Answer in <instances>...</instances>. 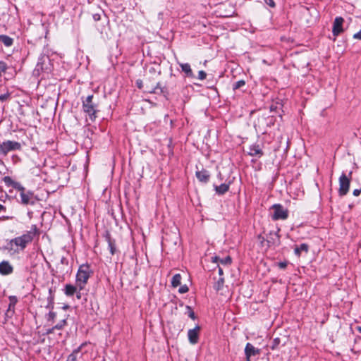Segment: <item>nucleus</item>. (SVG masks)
<instances>
[{
  "instance_id": "f257e3e1",
  "label": "nucleus",
  "mask_w": 361,
  "mask_h": 361,
  "mask_svg": "<svg viewBox=\"0 0 361 361\" xmlns=\"http://www.w3.org/2000/svg\"><path fill=\"white\" fill-rule=\"evenodd\" d=\"M39 232L36 225H32L30 230L21 236L15 238L7 243L5 248L9 252H18L20 250H24L27 245L32 242L33 238L36 235H39Z\"/></svg>"
},
{
  "instance_id": "f03ea898",
  "label": "nucleus",
  "mask_w": 361,
  "mask_h": 361,
  "mask_svg": "<svg viewBox=\"0 0 361 361\" xmlns=\"http://www.w3.org/2000/svg\"><path fill=\"white\" fill-rule=\"evenodd\" d=\"M92 274V271L88 264H85L80 266L76 275V284L79 290L84 288Z\"/></svg>"
},
{
  "instance_id": "7ed1b4c3",
  "label": "nucleus",
  "mask_w": 361,
  "mask_h": 361,
  "mask_svg": "<svg viewBox=\"0 0 361 361\" xmlns=\"http://www.w3.org/2000/svg\"><path fill=\"white\" fill-rule=\"evenodd\" d=\"M352 171H350L347 176L345 173H343L339 177V188H338V194L340 196L345 195L349 190L350 180H351Z\"/></svg>"
},
{
  "instance_id": "20e7f679",
  "label": "nucleus",
  "mask_w": 361,
  "mask_h": 361,
  "mask_svg": "<svg viewBox=\"0 0 361 361\" xmlns=\"http://www.w3.org/2000/svg\"><path fill=\"white\" fill-rule=\"evenodd\" d=\"M21 188L22 190H18L20 192V202L24 205H34L38 199L34 195L32 192L26 191L25 188L23 185H21Z\"/></svg>"
},
{
  "instance_id": "39448f33",
  "label": "nucleus",
  "mask_w": 361,
  "mask_h": 361,
  "mask_svg": "<svg viewBox=\"0 0 361 361\" xmlns=\"http://www.w3.org/2000/svg\"><path fill=\"white\" fill-rule=\"evenodd\" d=\"M82 107L85 113H97L99 111L97 103L92 94L88 95L85 99L82 101Z\"/></svg>"
},
{
  "instance_id": "423d86ee",
  "label": "nucleus",
  "mask_w": 361,
  "mask_h": 361,
  "mask_svg": "<svg viewBox=\"0 0 361 361\" xmlns=\"http://www.w3.org/2000/svg\"><path fill=\"white\" fill-rule=\"evenodd\" d=\"M20 148V143L16 141L7 140L0 144V154L6 155L9 152L19 150Z\"/></svg>"
},
{
  "instance_id": "0eeeda50",
  "label": "nucleus",
  "mask_w": 361,
  "mask_h": 361,
  "mask_svg": "<svg viewBox=\"0 0 361 361\" xmlns=\"http://www.w3.org/2000/svg\"><path fill=\"white\" fill-rule=\"evenodd\" d=\"M271 209L274 210V214L272 215V219L274 220H285L288 218V209H285L282 205L279 204H276L271 207Z\"/></svg>"
},
{
  "instance_id": "6e6552de",
  "label": "nucleus",
  "mask_w": 361,
  "mask_h": 361,
  "mask_svg": "<svg viewBox=\"0 0 361 361\" xmlns=\"http://www.w3.org/2000/svg\"><path fill=\"white\" fill-rule=\"evenodd\" d=\"M56 272L61 275H65L68 273L70 267L68 265V260L65 257H61L56 264Z\"/></svg>"
},
{
  "instance_id": "1a4fd4ad",
  "label": "nucleus",
  "mask_w": 361,
  "mask_h": 361,
  "mask_svg": "<svg viewBox=\"0 0 361 361\" xmlns=\"http://www.w3.org/2000/svg\"><path fill=\"white\" fill-rule=\"evenodd\" d=\"M200 329V326L197 325L194 329L188 330V337L191 344L194 345L198 342Z\"/></svg>"
},
{
  "instance_id": "9d476101",
  "label": "nucleus",
  "mask_w": 361,
  "mask_h": 361,
  "mask_svg": "<svg viewBox=\"0 0 361 361\" xmlns=\"http://www.w3.org/2000/svg\"><path fill=\"white\" fill-rule=\"evenodd\" d=\"M343 23V18L341 17H336L334 22L333 25V35L334 36H338L340 33L343 32L342 25Z\"/></svg>"
},
{
  "instance_id": "9b49d317",
  "label": "nucleus",
  "mask_w": 361,
  "mask_h": 361,
  "mask_svg": "<svg viewBox=\"0 0 361 361\" xmlns=\"http://www.w3.org/2000/svg\"><path fill=\"white\" fill-rule=\"evenodd\" d=\"M246 358H251L252 356L260 354V350L255 348L251 343H247L245 348Z\"/></svg>"
},
{
  "instance_id": "f8f14e48",
  "label": "nucleus",
  "mask_w": 361,
  "mask_h": 361,
  "mask_svg": "<svg viewBox=\"0 0 361 361\" xmlns=\"http://www.w3.org/2000/svg\"><path fill=\"white\" fill-rule=\"evenodd\" d=\"M13 271L12 265L8 261H3L0 263V274L2 275L11 274Z\"/></svg>"
},
{
  "instance_id": "ddd939ff",
  "label": "nucleus",
  "mask_w": 361,
  "mask_h": 361,
  "mask_svg": "<svg viewBox=\"0 0 361 361\" xmlns=\"http://www.w3.org/2000/svg\"><path fill=\"white\" fill-rule=\"evenodd\" d=\"M286 342V338L285 336L283 337H275L272 341L271 344L270 345V348L271 350H276L279 348L281 345H284Z\"/></svg>"
},
{
  "instance_id": "4468645a",
  "label": "nucleus",
  "mask_w": 361,
  "mask_h": 361,
  "mask_svg": "<svg viewBox=\"0 0 361 361\" xmlns=\"http://www.w3.org/2000/svg\"><path fill=\"white\" fill-rule=\"evenodd\" d=\"M248 154L252 157H260L263 155V152L259 145H252L249 147Z\"/></svg>"
},
{
  "instance_id": "2eb2a0df",
  "label": "nucleus",
  "mask_w": 361,
  "mask_h": 361,
  "mask_svg": "<svg viewBox=\"0 0 361 361\" xmlns=\"http://www.w3.org/2000/svg\"><path fill=\"white\" fill-rule=\"evenodd\" d=\"M3 181L7 186H11L16 190H22L21 184L18 182L14 181L10 176H5L3 178Z\"/></svg>"
},
{
  "instance_id": "dca6fc26",
  "label": "nucleus",
  "mask_w": 361,
  "mask_h": 361,
  "mask_svg": "<svg viewBox=\"0 0 361 361\" xmlns=\"http://www.w3.org/2000/svg\"><path fill=\"white\" fill-rule=\"evenodd\" d=\"M212 262L214 263H220L223 265H230L231 264L232 259L230 256H227L222 259L218 256H215L212 258Z\"/></svg>"
},
{
  "instance_id": "f3484780",
  "label": "nucleus",
  "mask_w": 361,
  "mask_h": 361,
  "mask_svg": "<svg viewBox=\"0 0 361 361\" xmlns=\"http://www.w3.org/2000/svg\"><path fill=\"white\" fill-rule=\"evenodd\" d=\"M209 173L207 170H202L196 172L197 178L203 183H207L209 179Z\"/></svg>"
},
{
  "instance_id": "a211bd4d",
  "label": "nucleus",
  "mask_w": 361,
  "mask_h": 361,
  "mask_svg": "<svg viewBox=\"0 0 361 361\" xmlns=\"http://www.w3.org/2000/svg\"><path fill=\"white\" fill-rule=\"evenodd\" d=\"M78 286L71 284H66L64 288V293L67 296H73L77 291Z\"/></svg>"
},
{
  "instance_id": "6ab92c4d",
  "label": "nucleus",
  "mask_w": 361,
  "mask_h": 361,
  "mask_svg": "<svg viewBox=\"0 0 361 361\" xmlns=\"http://www.w3.org/2000/svg\"><path fill=\"white\" fill-rule=\"evenodd\" d=\"M214 189L216 193L219 195H223L228 190L229 185L223 183L219 186H215Z\"/></svg>"
},
{
  "instance_id": "aec40b11",
  "label": "nucleus",
  "mask_w": 361,
  "mask_h": 361,
  "mask_svg": "<svg viewBox=\"0 0 361 361\" xmlns=\"http://www.w3.org/2000/svg\"><path fill=\"white\" fill-rule=\"evenodd\" d=\"M309 250V246L307 244L302 243L300 246H298L295 248V254L298 256H300L302 252H307Z\"/></svg>"
},
{
  "instance_id": "412c9836",
  "label": "nucleus",
  "mask_w": 361,
  "mask_h": 361,
  "mask_svg": "<svg viewBox=\"0 0 361 361\" xmlns=\"http://www.w3.org/2000/svg\"><path fill=\"white\" fill-rule=\"evenodd\" d=\"M66 324V319H63L61 321H60L56 325H55L54 326H53L52 328L51 329H49L47 330V334H52L54 333V330L55 329H57V330H60Z\"/></svg>"
},
{
  "instance_id": "4be33fe9",
  "label": "nucleus",
  "mask_w": 361,
  "mask_h": 361,
  "mask_svg": "<svg viewBox=\"0 0 361 361\" xmlns=\"http://www.w3.org/2000/svg\"><path fill=\"white\" fill-rule=\"evenodd\" d=\"M0 41L6 46L11 47L13 43V39L7 35H0Z\"/></svg>"
},
{
  "instance_id": "5701e85b",
  "label": "nucleus",
  "mask_w": 361,
  "mask_h": 361,
  "mask_svg": "<svg viewBox=\"0 0 361 361\" xmlns=\"http://www.w3.org/2000/svg\"><path fill=\"white\" fill-rule=\"evenodd\" d=\"M46 61H49V58L47 56H42L39 59V61L37 64V70L41 69L42 71H47V68H44L43 64L45 63Z\"/></svg>"
},
{
  "instance_id": "b1692460",
  "label": "nucleus",
  "mask_w": 361,
  "mask_h": 361,
  "mask_svg": "<svg viewBox=\"0 0 361 361\" xmlns=\"http://www.w3.org/2000/svg\"><path fill=\"white\" fill-rule=\"evenodd\" d=\"M182 71L189 77L192 76V71L189 63H180Z\"/></svg>"
},
{
  "instance_id": "393cba45",
  "label": "nucleus",
  "mask_w": 361,
  "mask_h": 361,
  "mask_svg": "<svg viewBox=\"0 0 361 361\" xmlns=\"http://www.w3.org/2000/svg\"><path fill=\"white\" fill-rule=\"evenodd\" d=\"M181 283V276L180 274H175L171 280V284L173 287H178Z\"/></svg>"
},
{
  "instance_id": "a878e982",
  "label": "nucleus",
  "mask_w": 361,
  "mask_h": 361,
  "mask_svg": "<svg viewBox=\"0 0 361 361\" xmlns=\"http://www.w3.org/2000/svg\"><path fill=\"white\" fill-rule=\"evenodd\" d=\"M106 238H107V240H108L109 248L110 252H111V255H114L116 251L115 243H114V240H112L110 238L109 236H107Z\"/></svg>"
},
{
  "instance_id": "bb28decb",
  "label": "nucleus",
  "mask_w": 361,
  "mask_h": 361,
  "mask_svg": "<svg viewBox=\"0 0 361 361\" xmlns=\"http://www.w3.org/2000/svg\"><path fill=\"white\" fill-rule=\"evenodd\" d=\"M80 352V348L75 350L68 357L66 361H77V355Z\"/></svg>"
},
{
  "instance_id": "cd10ccee",
  "label": "nucleus",
  "mask_w": 361,
  "mask_h": 361,
  "mask_svg": "<svg viewBox=\"0 0 361 361\" xmlns=\"http://www.w3.org/2000/svg\"><path fill=\"white\" fill-rule=\"evenodd\" d=\"M224 283V279L223 277H220L217 282L214 284V288L216 290H219L222 288Z\"/></svg>"
},
{
  "instance_id": "c85d7f7f",
  "label": "nucleus",
  "mask_w": 361,
  "mask_h": 361,
  "mask_svg": "<svg viewBox=\"0 0 361 361\" xmlns=\"http://www.w3.org/2000/svg\"><path fill=\"white\" fill-rule=\"evenodd\" d=\"M11 97V93L8 91H6V92L0 94V101L1 102H6Z\"/></svg>"
},
{
  "instance_id": "c756f323",
  "label": "nucleus",
  "mask_w": 361,
  "mask_h": 361,
  "mask_svg": "<svg viewBox=\"0 0 361 361\" xmlns=\"http://www.w3.org/2000/svg\"><path fill=\"white\" fill-rule=\"evenodd\" d=\"M14 307H15V305H11V302L9 303L8 308L7 312L6 313V316H8V317H11L12 316V314L14 312Z\"/></svg>"
},
{
  "instance_id": "7c9ffc66",
  "label": "nucleus",
  "mask_w": 361,
  "mask_h": 361,
  "mask_svg": "<svg viewBox=\"0 0 361 361\" xmlns=\"http://www.w3.org/2000/svg\"><path fill=\"white\" fill-rule=\"evenodd\" d=\"M245 84V81L241 80H239L238 82H236L234 85H233V89L234 90H236V89H239L241 87L244 86Z\"/></svg>"
},
{
  "instance_id": "2f4dec72",
  "label": "nucleus",
  "mask_w": 361,
  "mask_h": 361,
  "mask_svg": "<svg viewBox=\"0 0 361 361\" xmlns=\"http://www.w3.org/2000/svg\"><path fill=\"white\" fill-rule=\"evenodd\" d=\"M7 70V65L4 61H0V75L2 73H5Z\"/></svg>"
},
{
  "instance_id": "473e14b6",
  "label": "nucleus",
  "mask_w": 361,
  "mask_h": 361,
  "mask_svg": "<svg viewBox=\"0 0 361 361\" xmlns=\"http://www.w3.org/2000/svg\"><path fill=\"white\" fill-rule=\"evenodd\" d=\"M187 310H188V316L192 319H195V313L193 312V310L191 309V307L190 306H187L186 307Z\"/></svg>"
},
{
  "instance_id": "72a5a7b5",
  "label": "nucleus",
  "mask_w": 361,
  "mask_h": 361,
  "mask_svg": "<svg viewBox=\"0 0 361 361\" xmlns=\"http://www.w3.org/2000/svg\"><path fill=\"white\" fill-rule=\"evenodd\" d=\"M207 73L204 71H200L198 72V79L202 80L206 78Z\"/></svg>"
},
{
  "instance_id": "f704fd0d",
  "label": "nucleus",
  "mask_w": 361,
  "mask_h": 361,
  "mask_svg": "<svg viewBox=\"0 0 361 361\" xmlns=\"http://www.w3.org/2000/svg\"><path fill=\"white\" fill-rule=\"evenodd\" d=\"M188 287L186 285H183L179 288L178 292L180 293H185L188 291Z\"/></svg>"
},
{
  "instance_id": "c9c22d12",
  "label": "nucleus",
  "mask_w": 361,
  "mask_h": 361,
  "mask_svg": "<svg viewBox=\"0 0 361 361\" xmlns=\"http://www.w3.org/2000/svg\"><path fill=\"white\" fill-rule=\"evenodd\" d=\"M264 2L271 8H274L275 6V3L274 0H264Z\"/></svg>"
},
{
  "instance_id": "e433bc0d",
  "label": "nucleus",
  "mask_w": 361,
  "mask_h": 361,
  "mask_svg": "<svg viewBox=\"0 0 361 361\" xmlns=\"http://www.w3.org/2000/svg\"><path fill=\"white\" fill-rule=\"evenodd\" d=\"M89 118H86V122L94 121L96 118V114H88Z\"/></svg>"
},
{
  "instance_id": "4c0bfd02",
  "label": "nucleus",
  "mask_w": 361,
  "mask_h": 361,
  "mask_svg": "<svg viewBox=\"0 0 361 361\" xmlns=\"http://www.w3.org/2000/svg\"><path fill=\"white\" fill-rule=\"evenodd\" d=\"M288 263L286 262H281L278 264V266L280 269H285L287 267Z\"/></svg>"
},
{
  "instance_id": "58836bf2",
  "label": "nucleus",
  "mask_w": 361,
  "mask_h": 361,
  "mask_svg": "<svg viewBox=\"0 0 361 361\" xmlns=\"http://www.w3.org/2000/svg\"><path fill=\"white\" fill-rule=\"evenodd\" d=\"M9 299H10V302L11 303V305H15L16 303L17 302V298L15 296H11L9 298Z\"/></svg>"
},
{
  "instance_id": "ea45409f",
  "label": "nucleus",
  "mask_w": 361,
  "mask_h": 361,
  "mask_svg": "<svg viewBox=\"0 0 361 361\" xmlns=\"http://www.w3.org/2000/svg\"><path fill=\"white\" fill-rule=\"evenodd\" d=\"M353 193L354 196L360 195V194L361 193V188L354 190Z\"/></svg>"
},
{
  "instance_id": "a19ab883",
  "label": "nucleus",
  "mask_w": 361,
  "mask_h": 361,
  "mask_svg": "<svg viewBox=\"0 0 361 361\" xmlns=\"http://www.w3.org/2000/svg\"><path fill=\"white\" fill-rule=\"evenodd\" d=\"M136 84H137V86L138 87V88H140V89L142 88V80H137Z\"/></svg>"
},
{
  "instance_id": "79ce46f5",
  "label": "nucleus",
  "mask_w": 361,
  "mask_h": 361,
  "mask_svg": "<svg viewBox=\"0 0 361 361\" xmlns=\"http://www.w3.org/2000/svg\"><path fill=\"white\" fill-rule=\"evenodd\" d=\"M49 316L50 319H54L56 316V314L54 312H50Z\"/></svg>"
},
{
  "instance_id": "37998d69",
  "label": "nucleus",
  "mask_w": 361,
  "mask_h": 361,
  "mask_svg": "<svg viewBox=\"0 0 361 361\" xmlns=\"http://www.w3.org/2000/svg\"><path fill=\"white\" fill-rule=\"evenodd\" d=\"M218 267H219V274L221 276L223 275V269L219 266V264L218 265Z\"/></svg>"
},
{
  "instance_id": "c03bdc74",
  "label": "nucleus",
  "mask_w": 361,
  "mask_h": 361,
  "mask_svg": "<svg viewBox=\"0 0 361 361\" xmlns=\"http://www.w3.org/2000/svg\"><path fill=\"white\" fill-rule=\"evenodd\" d=\"M5 210H6L5 207L0 204V212L2 211H5Z\"/></svg>"
},
{
  "instance_id": "a18cd8bd",
  "label": "nucleus",
  "mask_w": 361,
  "mask_h": 361,
  "mask_svg": "<svg viewBox=\"0 0 361 361\" xmlns=\"http://www.w3.org/2000/svg\"><path fill=\"white\" fill-rule=\"evenodd\" d=\"M76 293H77V294H76L77 298H78V299H80V298H81V294H80V291H79V292H77V291H76Z\"/></svg>"
},
{
  "instance_id": "49530a36",
  "label": "nucleus",
  "mask_w": 361,
  "mask_h": 361,
  "mask_svg": "<svg viewBox=\"0 0 361 361\" xmlns=\"http://www.w3.org/2000/svg\"><path fill=\"white\" fill-rule=\"evenodd\" d=\"M27 215H28L29 218L31 219L32 217V212H28Z\"/></svg>"
},
{
  "instance_id": "de8ad7c7",
  "label": "nucleus",
  "mask_w": 361,
  "mask_h": 361,
  "mask_svg": "<svg viewBox=\"0 0 361 361\" xmlns=\"http://www.w3.org/2000/svg\"><path fill=\"white\" fill-rule=\"evenodd\" d=\"M357 330L359 331V332H360V333H361V326H358V327H357Z\"/></svg>"
},
{
  "instance_id": "09e8293b",
  "label": "nucleus",
  "mask_w": 361,
  "mask_h": 361,
  "mask_svg": "<svg viewBox=\"0 0 361 361\" xmlns=\"http://www.w3.org/2000/svg\"><path fill=\"white\" fill-rule=\"evenodd\" d=\"M274 110H275L274 107H273V106H271V111H274Z\"/></svg>"
},
{
  "instance_id": "8fccbe9b",
  "label": "nucleus",
  "mask_w": 361,
  "mask_h": 361,
  "mask_svg": "<svg viewBox=\"0 0 361 361\" xmlns=\"http://www.w3.org/2000/svg\"><path fill=\"white\" fill-rule=\"evenodd\" d=\"M246 361H250V358H246Z\"/></svg>"
}]
</instances>
